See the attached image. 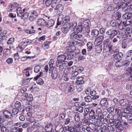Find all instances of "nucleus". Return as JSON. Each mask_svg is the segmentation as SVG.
I'll list each match as a JSON object with an SVG mask.
<instances>
[{"label":"nucleus","mask_w":132,"mask_h":132,"mask_svg":"<svg viewBox=\"0 0 132 132\" xmlns=\"http://www.w3.org/2000/svg\"><path fill=\"white\" fill-rule=\"evenodd\" d=\"M119 21V20H118ZM119 21H116L115 20H112L111 21L110 23V26L112 27H117L119 24Z\"/></svg>","instance_id":"f704fd0d"},{"label":"nucleus","mask_w":132,"mask_h":132,"mask_svg":"<svg viewBox=\"0 0 132 132\" xmlns=\"http://www.w3.org/2000/svg\"><path fill=\"white\" fill-rule=\"evenodd\" d=\"M95 52L97 53H100L102 50V46L101 45L98 44L96 45L94 48Z\"/></svg>","instance_id":"c756f323"},{"label":"nucleus","mask_w":132,"mask_h":132,"mask_svg":"<svg viewBox=\"0 0 132 132\" xmlns=\"http://www.w3.org/2000/svg\"><path fill=\"white\" fill-rule=\"evenodd\" d=\"M122 114V117L129 120L132 119V109L128 107L125 108Z\"/></svg>","instance_id":"f03ea898"},{"label":"nucleus","mask_w":132,"mask_h":132,"mask_svg":"<svg viewBox=\"0 0 132 132\" xmlns=\"http://www.w3.org/2000/svg\"><path fill=\"white\" fill-rule=\"evenodd\" d=\"M11 51L9 49H5L3 50V56L7 57L9 56Z\"/></svg>","instance_id":"cd10ccee"},{"label":"nucleus","mask_w":132,"mask_h":132,"mask_svg":"<svg viewBox=\"0 0 132 132\" xmlns=\"http://www.w3.org/2000/svg\"><path fill=\"white\" fill-rule=\"evenodd\" d=\"M29 13L28 12H25L21 14V15L19 17H21V18L24 20L27 19L28 17Z\"/></svg>","instance_id":"8fccbe9b"},{"label":"nucleus","mask_w":132,"mask_h":132,"mask_svg":"<svg viewBox=\"0 0 132 132\" xmlns=\"http://www.w3.org/2000/svg\"><path fill=\"white\" fill-rule=\"evenodd\" d=\"M37 24L39 25L45 26L46 25V22L43 19H39L37 20Z\"/></svg>","instance_id":"5701e85b"},{"label":"nucleus","mask_w":132,"mask_h":132,"mask_svg":"<svg viewBox=\"0 0 132 132\" xmlns=\"http://www.w3.org/2000/svg\"><path fill=\"white\" fill-rule=\"evenodd\" d=\"M104 39V36H100L96 39L95 42L97 44H100L101 43Z\"/></svg>","instance_id":"72a5a7b5"},{"label":"nucleus","mask_w":132,"mask_h":132,"mask_svg":"<svg viewBox=\"0 0 132 132\" xmlns=\"http://www.w3.org/2000/svg\"><path fill=\"white\" fill-rule=\"evenodd\" d=\"M31 70H29L28 68H27L23 71V73L24 74H29Z\"/></svg>","instance_id":"0e129e2a"},{"label":"nucleus","mask_w":132,"mask_h":132,"mask_svg":"<svg viewBox=\"0 0 132 132\" xmlns=\"http://www.w3.org/2000/svg\"><path fill=\"white\" fill-rule=\"evenodd\" d=\"M61 31L63 33H66L69 30V27H63L61 28Z\"/></svg>","instance_id":"09e8293b"},{"label":"nucleus","mask_w":132,"mask_h":132,"mask_svg":"<svg viewBox=\"0 0 132 132\" xmlns=\"http://www.w3.org/2000/svg\"><path fill=\"white\" fill-rule=\"evenodd\" d=\"M54 63V61L53 59H51L48 63L50 67L52 68Z\"/></svg>","instance_id":"774afa93"},{"label":"nucleus","mask_w":132,"mask_h":132,"mask_svg":"<svg viewBox=\"0 0 132 132\" xmlns=\"http://www.w3.org/2000/svg\"><path fill=\"white\" fill-rule=\"evenodd\" d=\"M126 0H113V2L114 4L117 5L118 4V6L120 5L123 4V2Z\"/></svg>","instance_id":"58836bf2"},{"label":"nucleus","mask_w":132,"mask_h":132,"mask_svg":"<svg viewBox=\"0 0 132 132\" xmlns=\"http://www.w3.org/2000/svg\"><path fill=\"white\" fill-rule=\"evenodd\" d=\"M110 38L106 39L103 41V48L105 50L107 49V44L109 43L110 41Z\"/></svg>","instance_id":"37998d69"},{"label":"nucleus","mask_w":132,"mask_h":132,"mask_svg":"<svg viewBox=\"0 0 132 132\" xmlns=\"http://www.w3.org/2000/svg\"><path fill=\"white\" fill-rule=\"evenodd\" d=\"M121 108H122L121 107H119L118 108L115 109V113H116L118 115L120 116L121 115V116H122V112H123V111L122 112H121ZM124 109V108L122 109V110H123Z\"/></svg>","instance_id":"a19ab883"},{"label":"nucleus","mask_w":132,"mask_h":132,"mask_svg":"<svg viewBox=\"0 0 132 132\" xmlns=\"http://www.w3.org/2000/svg\"><path fill=\"white\" fill-rule=\"evenodd\" d=\"M100 104L105 108H107L109 105L108 102L107 101V98H104L102 99L100 101Z\"/></svg>","instance_id":"4be33fe9"},{"label":"nucleus","mask_w":132,"mask_h":132,"mask_svg":"<svg viewBox=\"0 0 132 132\" xmlns=\"http://www.w3.org/2000/svg\"><path fill=\"white\" fill-rule=\"evenodd\" d=\"M103 132H109L110 130L109 128L107 126L106 123H102L101 125V127L99 129Z\"/></svg>","instance_id":"dca6fc26"},{"label":"nucleus","mask_w":132,"mask_h":132,"mask_svg":"<svg viewBox=\"0 0 132 132\" xmlns=\"http://www.w3.org/2000/svg\"><path fill=\"white\" fill-rule=\"evenodd\" d=\"M110 51H109L110 53H118L119 52V50L116 46H113L111 48Z\"/></svg>","instance_id":"2f4dec72"},{"label":"nucleus","mask_w":132,"mask_h":132,"mask_svg":"<svg viewBox=\"0 0 132 132\" xmlns=\"http://www.w3.org/2000/svg\"><path fill=\"white\" fill-rule=\"evenodd\" d=\"M38 12L36 11H34L31 12L29 16V19L31 21H35L38 16Z\"/></svg>","instance_id":"423d86ee"},{"label":"nucleus","mask_w":132,"mask_h":132,"mask_svg":"<svg viewBox=\"0 0 132 132\" xmlns=\"http://www.w3.org/2000/svg\"><path fill=\"white\" fill-rule=\"evenodd\" d=\"M3 116L6 118L11 119L13 117L11 113L5 110L3 112Z\"/></svg>","instance_id":"a211bd4d"},{"label":"nucleus","mask_w":132,"mask_h":132,"mask_svg":"<svg viewBox=\"0 0 132 132\" xmlns=\"http://www.w3.org/2000/svg\"><path fill=\"white\" fill-rule=\"evenodd\" d=\"M74 118L75 120L77 122L79 121L80 120L79 116L77 114H75Z\"/></svg>","instance_id":"680f3d73"},{"label":"nucleus","mask_w":132,"mask_h":132,"mask_svg":"<svg viewBox=\"0 0 132 132\" xmlns=\"http://www.w3.org/2000/svg\"><path fill=\"white\" fill-rule=\"evenodd\" d=\"M122 18L123 19H126V20H127L128 19H130V16L129 15V13H127L124 14L122 16Z\"/></svg>","instance_id":"6e6d98bb"},{"label":"nucleus","mask_w":132,"mask_h":132,"mask_svg":"<svg viewBox=\"0 0 132 132\" xmlns=\"http://www.w3.org/2000/svg\"><path fill=\"white\" fill-rule=\"evenodd\" d=\"M14 106L15 108L19 110V112L24 111L23 106L21 105V103L19 102L16 101L15 103Z\"/></svg>","instance_id":"9b49d317"},{"label":"nucleus","mask_w":132,"mask_h":132,"mask_svg":"<svg viewBox=\"0 0 132 132\" xmlns=\"http://www.w3.org/2000/svg\"><path fill=\"white\" fill-rule=\"evenodd\" d=\"M89 21L88 20H85L83 21L81 25L84 27H89L90 26L89 23Z\"/></svg>","instance_id":"4c0bfd02"},{"label":"nucleus","mask_w":132,"mask_h":132,"mask_svg":"<svg viewBox=\"0 0 132 132\" xmlns=\"http://www.w3.org/2000/svg\"><path fill=\"white\" fill-rule=\"evenodd\" d=\"M69 19H60L59 18L57 19V22L56 23V25L55 27V28L56 29L58 27V26L60 25H63L65 24L66 22H68L69 21Z\"/></svg>","instance_id":"6e6552de"},{"label":"nucleus","mask_w":132,"mask_h":132,"mask_svg":"<svg viewBox=\"0 0 132 132\" xmlns=\"http://www.w3.org/2000/svg\"><path fill=\"white\" fill-rule=\"evenodd\" d=\"M16 11L18 16H20L22 14V8L20 7H16Z\"/></svg>","instance_id":"c03bdc74"},{"label":"nucleus","mask_w":132,"mask_h":132,"mask_svg":"<svg viewBox=\"0 0 132 132\" xmlns=\"http://www.w3.org/2000/svg\"><path fill=\"white\" fill-rule=\"evenodd\" d=\"M50 43V42L47 41L44 43L43 44V46L46 48H48L49 47V45Z\"/></svg>","instance_id":"4d7b16f0"},{"label":"nucleus","mask_w":132,"mask_h":132,"mask_svg":"<svg viewBox=\"0 0 132 132\" xmlns=\"http://www.w3.org/2000/svg\"><path fill=\"white\" fill-rule=\"evenodd\" d=\"M30 123L28 122H25L22 125V127L23 128H25L29 126Z\"/></svg>","instance_id":"338daca9"},{"label":"nucleus","mask_w":132,"mask_h":132,"mask_svg":"<svg viewBox=\"0 0 132 132\" xmlns=\"http://www.w3.org/2000/svg\"><path fill=\"white\" fill-rule=\"evenodd\" d=\"M54 21L53 19H51L48 20L47 22H46V26L48 28H50L54 24Z\"/></svg>","instance_id":"7c9ffc66"},{"label":"nucleus","mask_w":132,"mask_h":132,"mask_svg":"<svg viewBox=\"0 0 132 132\" xmlns=\"http://www.w3.org/2000/svg\"><path fill=\"white\" fill-rule=\"evenodd\" d=\"M26 77H25L23 79L22 85L26 87H28L29 85V83L30 80L32 78H28V77L30 75H25Z\"/></svg>","instance_id":"0eeeda50"},{"label":"nucleus","mask_w":132,"mask_h":132,"mask_svg":"<svg viewBox=\"0 0 132 132\" xmlns=\"http://www.w3.org/2000/svg\"><path fill=\"white\" fill-rule=\"evenodd\" d=\"M127 74H132V68L129 67L127 69L126 71Z\"/></svg>","instance_id":"13d9d810"},{"label":"nucleus","mask_w":132,"mask_h":132,"mask_svg":"<svg viewBox=\"0 0 132 132\" xmlns=\"http://www.w3.org/2000/svg\"><path fill=\"white\" fill-rule=\"evenodd\" d=\"M130 42L127 39H126L122 40L121 43L122 48L123 49L126 48L127 47L129 46V44Z\"/></svg>","instance_id":"ddd939ff"},{"label":"nucleus","mask_w":132,"mask_h":132,"mask_svg":"<svg viewBox=\"0 0 132 132\" xmlns=\"http://www.w3.org/2000/svg\"><path fill=\"white\" fill-rule=\"evenodd\" d=\"M73 63V62L72 61H66V62H65L64 63H63V65L62 66V68L61 69V70H62L64 69L65 68L67 67L68 66H70Z\"/></svg>","instance_id":"a878e982"},{"label":"nucleus","mask_w":132,"mask_h":132,"mask_svg":"<svg viewBox=\"0 0 132 132\" xmlns=\"http://www.w3.org/2000/svg\"><path fill=\"white\" fill-rule=\"evenodd\" d=\"M121 7L120 5H111L108 7V11H116L119 9Z\"/></svg>","instance_id":"f3484780"},{"label":"nucleus","mask_w":132,"mask_h":132,"mask_svg":"<svg viewBox=\"0 0 132 132\" xmlns=\"http://www.w3.org/2000/svg\"><path fill=\"white\" fill-rule=\"evenodd\" d=\"M12 130L13 132H22L23 131V129L21 128L14 127L12 128Z\"/></svg>","instance_id":"de8ad7c7"},{"label":"nucleus","mask_w":132,"mask_h":132,"mask_svg":"<svg viewBox=\"0 0 132 132\" xmlns=\"http://www.w3.org/2000/svg\"><path fill=\"white\" fill-rule=\"evenodd\" d=\"M91 34L93 37H96L99 34L98 31L96 29H94L91 31Z\"/></svg>","instance_id":"e433bc0d"},{"label":"nucleus","mask_w":132,"mask_h":132,"mask_svg":"<svg viewBox=\"0 0 132 132\" xmlns=\"http://www.w3.org/2000/svg\"><path fill=\"white\" fill-rule=\"evenodd\" d=\"M106 35H108L109 38L110 39H112L117 34L120 35V33L119 31H117L115 30L110 29L108 30L106 32Z\"/></svg>","instance_id":"7ed1b4c3"},{"label":"nucleus","mask_w":132,"mask_h":132,"mask_svg":"<svg viewBox=\"0 0 132 132\" xmlns=\"http://www.w3.org/2000/svg\"><path fill=\"white\" fill-rule=\"evenodd\" d=\"M14 41V38L12 37L10 38L7 41V43L8 44H11L13 43Z\"/></svg>","instance_id":"bf43d9fd"},{"label":"nucleus","mask_w":132,"mask_h":132,"mask_svg":"<svg viewBox=\"0 0 132 132\" xmlns=\"http://www.w3.org/2000/svg\"><path fill=\"white\" fill-rule=\"evenodd\" d=\"M53 127L51 123L47 124L45 127V129L47 132H52Z\"/></svg>","instance_id":"b1692460"},{"label":"nucleus","mask_w":132,"mask_h":132,"mask_svg":"<svg viewBox=\"0 0 132 132\" xmlns=\"http://www.w3.org/2000/svg\"><path fill=\"white\" fill-rule=\"evenodd\" d=\"M42 75H37L34 78L35 80H36V82L38 84L42 85L44 83L43 80L40 77Z\"/></svg>","instance_id":"aec40b11"},{"label":"nucleus","mask_w":132,"mask_h":132,"mask_svg":"<svg viewBox=\"0 0 132 132\" xmlns=\"http://www.w3.org/2000/svg\"><path fill=\"white\" fill-rule=\"evenodd\" d=\"M77 83L78 85L83 84L84 82L83 80V78L82 77H79L77 78Z\"/></svg>","instance_id":"c9c22d12"},{"label":"nucleus","mask_w":132,"mask_h":132,"mask_svg":"<svg viewBox=\"0 0 132 132\" xmlns=\"http://www.w3.org/2000/svg\"><path fill=\"white\" fill-rule=\"evenodd\" d=\"M125 31V35L129 39L132 38V32L130 31V28L127 27L124 29Z\"/></svg>","instance_id":"9d476101"},{"label":"nucleus","mask_w":132,"mask_h":132,"mask_svg":"<svg viewBox=\"0 0 132 132\" xmlns=\"http://www.w3.org/2000/svg\"><path fill=\"white\" fill-rule=\"evenodd\" d=\"M21 42L20 44V46L21 47V48L24 49L26 47L28 44H30L32 42V41L31 40H26Z\"/></svg>","instance_id":"1a4fd4ad"},{"label":"nucleus","mask_w":132,"mask_h":132,"mask_svg":"<svg viewBox=\"0 0 132 132\" xmlns=\"http://www.w3.org/2000/svg\"><path fill=\"white\" fill-rule=\"evenodd\" d=\"M7 31L6 30L3 31L0 34V42L5 39L7 36L6 35Z\"/></svg>","instance_id":"393cba45"},{"label":"nucleus","mask_w":132,"mask_h":132,"mask_svg":"<svg viewBox=\"0 0 132 132\" xmlns=\"http://www.w3.org/2000/svg\"><path fill=\"white\" fill-rule=\"evenodd\" d=\"M123 56V54L122 53L120 52L118 53V54H114L112 56V57L113 59L117 60H121Z\"/></svg>","instance_id":"412c9836"},{"label":"nucleus","mask_w":132,"mask_h":132,"mask_svg":"<svg viewBox=\"0 0 132 132\" xmlns=\"http://www.w3.org/2000/svg\"><path fill=\"white\" fill-rule=\"evenodd\" d=\"M19 112V110L17 108H15L13 109L12 111V112L13 115H15L17 114Z\"/></svg>","instance_id":"052dcab7"},{"label":"nucleus","mask_w":132,"mask_h":132,"mask_svg":"<svg viewBox=\"0 0 132 132\" xmlns=\"http://www.w3.org/2000/svg\"><path fill=\"white\" fill-rule=\"evenodd\" d=\"M85 102H89L92 101V97L89 95H87L84 98Z\"/></svg>","instance_id":"3c124183"},{"label":"nucleus","mask_w":132,"mask_h":132,"mask_svg":"<svg viewBox=\"0 0 132 132\" xmlns=\"http://www.w3.org/2000/svg\"><path fill=\"white\" fill-rule=\"evenodd\" d=\"M34 28L33 26H31L30 29H26L25 30L26 32L29 34L34 33L35 32V31L34 29Z\"/></svg>","instance_id":"ea45409f"},{"label":"nucleus","mask_w":132,"mask_h":132,"mask_svg":"<svg viewBox=\"0 0 132 132\" xmlns=\"http://www.w3.org/2000/svg\"><path fill=\"white\" fill-rule=\"evenodd\" d=\"M54 7H54H52L53 8L56 10V11L57 12L58 14H60L61 13L63 10V6L61 4H58L56 6L55 8Z\"/></svg>","instance_id":"4468645a"},{"label":"nucleus","mask_w":132,"mask_h":132,"mask_svg":"<svg viewBox=\"0 0 132 132\" xmlns=\"http://www.w3.org/2000/svg\"><path fill=\"white\" fill-rule=\"evenodd\" d=\"M88 51H90L92 48L93 44L91 42H88L87 44Z\"/></svg>","instance_id":"a18cd8bd"},{"label":"nucleus","mask_w":132,"mask_h":132,"mask_svg":"<svg viewBox=\"0 0 132 132\" xmlns=\"http://www.w3.org/2000/svg\"><path fill=\"white\" fill-rule=\"evenodd\" d=\"M77 25V23L75 21L70 23L69 27V29H71V30H74Z\"/></svg>","instance_id":"473e14b6"},{"label":"nucleus","mask_w":132,"mask_h":132,"mask_svg":"<svg viewBox=\"0 0 132 132\" xmlns=\"http://www.w3.org/2000/svg\"><path fill=\"white\" fill-rule=\"evenodd\" d=\"M112 16L116 18L117 20L119 19L121 17L120 13L118 12H114L112 15Z\"/></svg>","instance_id":"79ce46f5"},{"label":"nucleus","mask_w":132,"mask_h":132,"mask_svg":"<svg viewBox=\"0 0 132 132\" xmlns=\"http://www.w3.org/2000/svg\"><path fill=\"white\" fill-rule=\"evenodd\" d=\"M109 121L110 122H112L114 123V124H115V126H114V127H119V125H121V121L119 120L118 119H115V120H113L111 119V120H110Z\"/></svg>","instance_id":"c85d7f7f"},{"label":"nucleus","mask_w":132,"mask_h":132,"mask_svg":"<svg viewBox=\"0 0 132 132\" xmlns=\"http://www.w3.org/2000/svg\"><path fill=\"white\" fill-rule=\"evenodd\" d=\"M40 69V67L39 65L36 66L34 69V71L35 73H37Z\"/></svg>","instance_id":"69168bd1"},{"label":"nucleus","mask_w":132,"mask_h":132,"mask_svg":"<svg viewBox=\"0 0 132 132\" xmlns=\"http://www.w3.org/2000/svg\"><path fill=\"white\" fill-rule=\"evenodd\" d=\"M76 55V53L74 51H70L67 54L66 58L68 60L72 59Z\"/></svg>","instance_id":"2eb2a0df"},{"label":"nucleus","mask_w":132,"mask_h":132,"mask_svg":"<svg viewBox=\"0 0 132 132\" xmlns=\"http://www.w3.org/2000/svg\"><path fill=\"white\" fill-rule=\"evenodd\" d=\"M119 103L120 105L122 106H125L130 103L128 100L126 99L120 100L119 101Z\"/></svg>","instance_id":"6ab92c4d"},{"label":"nucleus","mask_w":132,"mask_h":132,"mask_svg":"<svg viewBox=\"0 0 132 132\" xmlns=\"http://www.w3.org/2000/svg\"><path fill=\"white\" fill-rule=\"evenodd\" d=\"M121 126L120 125L119 127H115V128L116 129V130L117 132H120L121 131L124 129V127Z\"/></svg>","instance_id":"864d4df0"},{"label":"nucleus","mask_w":132,"mask_h":132,"mask_svg":"<svg viewBox=\"0 0 132 132\" xmlns=\"http://www.w3.org/2000/svg\"><path fill=\"white\" fill-rule=\"evenodd\" d=\"M126 6H128L127 8L125 10V12L126 13H129L132 10V0L128 1L126 4Z\"/></svg>","instance_id":"f8f14e48"},{"label":"nucleus","mask_w":132,"mask_h":132,"mask_svg":"<svg viewBox=\"0 0 132 132\" xmlns=\"http://www.w3.org/2000/svg\"><path fill=\"white\" fill-rule=\"evenodd\" d=\"M75 31L71 33L70 36V38L71 39H77L78 40H81L83 38L82 36L81 35L78 34Z\"/></svg>","instance_id":"20e7f679"},{"label":"nucleus","mask_w":132,"mask_h":132,"mask_svg":"<svg viewBox=\"0 0 132 132\" xmlns=\"http://www.w3.org/2000/svg\"><path fill=\"white\" fill-rule=\"evenodd\" d=\"M0 128L2 132H8L9 129L3 126V125H0Z\"/></svg>","instance_id":"49530a36"},{"label":"nucleus","mask_w":132,"mask_h":132,"mask_svg":"<svg viewBox=\"0 0 132 132\" xmlns=\"http://www.w3.org/2000/svg\"><path fill=\"white\" fill-rule=\"evenodd\" d=\"M123 24H124L125 27L129 26H132V18H130L128 19L126 22H123Z\"/></svg>","instance_id":"bb28decb"},{"label":"nucleus","mask_w":132,"mask_h":132,"mask_svg":"<svg viewBox=\"0 0 132 132\" xmlns=\"http://www.w3.org/2000/svg\"><path fill=\"white\" fill-rule=\"evenodd\" d=\"M120 60H117L115 63V65L117 67H119L124 65L127 66L130 64L129 62L126 60H124L122 62H121L120 61Z\"/></svg>","instance_id":"39448f33"},{"label":"nucleus","mask_w":132,"mask_h":132,"mask_svg":"<svg viewBox=\"0 0 132 132\" xmlns=\"http://www.w3.org/2000/svg\"><path fill=\"white\" fill-rule=\"evenodd\" d=\"M74 89V86L72 85H70L69 87L68 91L69 93H71L73 92Z\"/></svg>","instance_id":"5fc2aeb1"},{"label":"nucleus","mask_w":132,"mask_h":132,"mask_svg":"<svg viewBox=\"0 0 132 132\" xmlns=\"http://www.w3.org/2000/svg\"><path fill=\"white\" fill-rule=\"evenodd\" d=\"M99 116V120L100 119L101 122L103 121L104 120V116L103 114L101 113L99 114H98Z\"/></svg>","instance_id":"e2e57ef3"},{"label":"nucleus","mask_w":132,"mask_h":132,"mask_svg":"<svg viewBox=\"0 0 132 132\" xmlns=\"http://www.w3.org/2000/svg\"><path fill=\"white\" fill-rule=\"evenodd\" d=\"M67 59L66 56L64 55H59L57 58V60L56 63V66L59 67L60 70H61L62 68V66L66 61L65 60Z\"/></svg>","instance_id":"f257e3e1"},{"label":"nucleus","mask_w":132,"mask_h":132,"mask_svg":"<svg viewBox=\"0 0 132 132\" xmlns=\"http://www.w3.org/2000/svg\"><path fill=\"white\" fill-rule=\"evenodd\" d=\"M82 27L81 25L78 26L76 28L75 32L78 34L79 32H81L82 31Z\"/></svg>","instance_id":"603ef678"}]
</instances>
